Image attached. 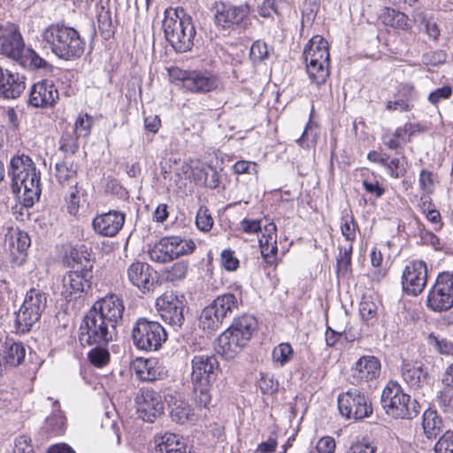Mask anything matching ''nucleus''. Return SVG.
<instances>
[{
    "instance_id": "5",
    "label": "nucleus",
    "mask_w": 453,
    "mask_h": 453,
    "mask_svg": "<svg viewBox=\"0 0 453 453\" xmlns=\"http://www.w3.org/2000/svg\"><path fill=\"white\" fill-rule=\"evenodd\" d=\"M42 38L59 58L73 60L84 53L86 43L79 32L71 27L50 25L44 30Z\"/></svg>"
},
{
    "instance_id": "18",
    "label": "nucleus",
    "mask_w": 453,
    "mask_h": 453,
    "mask_svg": "<svg viewBox=\"0 0 453 453\" xmlns=\"http://www.w3.org/2000/svg\"><path fill=\"white\" fill-rule=\"evenodd\" d=\"M127 273L130 283L143 294L153 291L157 285V273L147 263L140 261L132 263L128 266Z\"/></svg>"
},
{
    "instance_id": "44",
    "label": "nucleus",
    "mask_w": 453,
    "mask_h": 453,
    "mask_svg": "<svg viewBox=\"0 0 453 453\" xmlns=\"http://www.w3.org/2000/svg\"><path fill=\"white\" fill-rule=\"evenodd\" d=\"M26 62L32 69H42L45 72H51L53 66L45 59L41 58L34 50H28L26 55Z\"/></svg>"
},
{
    "instance_id": "32",
    "label": "nucleus",
    "mask_w": 453,
    "mask_h": 453,
    "mask_svg": "<svg viewBox=\"0 0 453 453\" xmlns=\"http://www.w3.org/2000/svg\"><path fill=\"white\" fill-rule=\"evenodd\" d=\"M242 303L241 293L238 296L226 293L215 298L211 305L219 313V316L225 319L228 314L238 310Z\"/></svg>"
},
{
    "instance_id": "40",
    "label": "nucleus",
    "mask_w": 453,
    "mask_h": 453,
    "mask_svg": "<svg viewBox=\"0 0 453 453\" xmlns=\"http://www.w3.org/2000/svg\"><path fill=\"white\" fill-rule=\"evenodd\" d=\"M294 351L289 343L282 342L274 347L272 357L273 361L280 366L285 365L293 358Z\"/></svg>"
},
{
    "instance_id": "35",
    "label": "nucleus",
    "mask_w": 453,
    "mask_h": 453,
    "mask_svg": "<svg viewBox=\"0 0 453 453\" xmlns=\"http://www.w3.org/2000/svg\"><path fill=\"white\" fill-rule=\"evenodd\" d=\"M56 170V178L61 184L67 185H76V174L77 169L73 162L63 161L61 163H58L55 166Z\"/></svg>"
},
{
    "instance_id": "41",
    "label": "nucleus",
    "mask_w": 453,
    "mask_h": 453,
    "mask_svg": "<svg viewBox=\"0 0 453 453\" xmlns=\"http://www.w3.org/2000/svg\"><path fill=\"white\" fill-rule=\"evenodd\" d=\"M188 264L186 261H180L173 264L170 268L165 271L166 281L176 282L183 280L188 273Z\"/></svg>"
},
{
    "instance_id": "43",
    "label": "nucleus",
    "mask_w": 453,
    "mask_h": 453,
    "mask_svg": "<svg viewBox=\"0 0 453 453\" xmlns=\"http://www.w3.org/2000/svg\"><path fill=\"white\" fill-rule=\"evenodd\" d=\"M105 346L96 345L88 354L90 363L96 367H103L109 363L110 353Z\"/></svg>"
},
{
    "instance_id": "55",
    "label": "nucleus",
    "mask_w": 453,
    "mask_h": 453,
    "mask_svg": "<svg viewBox=\"0 0 453 453\" xmlns=\"http://www.w3.org/2000/svg\"><path fill=\"white\" fill-rule=\"evenodd\" d=\"M336 448L335 441L331 436H324L320 438L314 449L311 450L312 453H334Z\"/></svg>"
},
{
    "instance_id": "49",
    "label": "nucleus",
    "mask_w": 453,
    "mask_h": 453,
    "mask_svg": "<svg viewBox=\"0 0 453 453\" xmlns=\"http://www.w3.org/2000/svg\"><path fill=\"white\" fill-rule=\"evenodd\" d=\"M92 122V119L88 114H80L75 121L73 133L77 136L88 135Z\"/></svg>"
},
{
    "instance_id": "15",
    "label": "nucleus",
    "mask_w": 453,
    "mask_h": 453,
    "mask_svg": "<svg viewBox=\"0 0 453 453\" xmlns=\"http://www.w3.org/2000/svg\"><path fill=\"white\" fill-rule=\"evenodd\" d=\"M135 404L139 418L146 422H154L164 412V402L160 393L150 387L139 390Z\"/></svg>"
},
{
    "instance_id": "11",
    "label": "nucleus",
    "mask_w": 453,
    "mask_h": 453,
    "mask_svg": "<svg viewBox=\"0 0 453 453\" xmlns=\"http://www.w3.org/2000/svg\"><path fill=\"white\" fill-rule=\"evenodd\" d=\"M196 249L195 242L177 235L161 238L150 250V258L157 263H168L179 257L191 254Z\"/></svg>"
},
{
    "instance_id": "36",
    "label": "nucleus",
    "mask_w": 453,
    "mask_h": 453,
    "mask_svg": "<svg viewBox=\"0 0 453 453\" xmlns=\"http://www.w3.org/2000/svg\"><path fill=\"white\" fill-rule=\"evenodd\" d=\"M224 318L210 304L205 307L200 316V326L209 332L217 330L222 324Z\"/></svg>"
},
{
    "instance_id": "13",
    "label": "nucleus",
    "mask_w": 453,
    "mask_h": 453,
    "mask_svg": "<svg viewBox=\"0 0 453 453\" xmlns=\"http://www.w3.org/2000/svg\"><path fill=\"white\" fill-rule=\"evenodd\" d=\"M338 409L347 419L362 420L372 413V405L367 395L357 388L338 395Z\"/></svg>"
},
{
    "instance_id": "16",
    "label": "nucleus",
    "mask_w": 453,
    "mask_h": 453,
    "mask_svg": "<svg viewBox=\"0 0 453 453\" xmlns=\"http://www.w3.org/2000/svg\"><path fill=\"white\" fill-rule=\"evenodd\" d=\"M427 281L426 264L421 260L410 262L404 268L402 276L403 291L416 296L422 293Z\"/></svg>"
},
{
    "instance_id": "31",
    "label": "nucleus",
    "mask_w": 453,
    "mask_h": 453,
    "mask_svg": "<svg viewBox=\"0 0 453 453\" xmlns=\"http://www.w3.org/2000/svg\"><path fill=\"white\" fill-rule=\"evenodd\" d=\"M257 325V322L255 317L244 314L235 318L228 328L234 332L241 341H243L247 344L253 332L256 330Z\"/></svg>"
},
{
    "instance_id": "10",
    "label": "nucleus",
    "mask_w": 453,
    "mask_h": 453,
    "mask_svg": "<svg viewBox=\"0 0 453 453\" xmlns=\"http://www.w3.org/2000/svg\"><path fill=\"white\" fill-rule=\"evenodd\" d=\"M131 337L138 349L156 351L166 341L167 334L159 322L139 318L133 325Z\"/></svg>"
},
{
    "instance_id": "54",
    "label": "nucleus",
    "mask_w": 453,
    "mask_h": 453,
    "mask_svg": "<svg viewBox=\"0 0 453 453\" xmlns=\"http://www.w3.org/2000/svg\"><path fill=\"white\" fill-rule=\"evenodd\" d=\"M222 266L229 272H234L239 267V259L234 256V252L228 249L224 250L220 255Z\"/></svg>"
},
{
    "instance_id": "9",
    "label": "nucleus",
    "mask_w": 453,
    "mask_h": 453,
    "mask_svg": "<svg viewBox=\"0 0 453 453\" xmlns=\"http://www.w3.org/2000/svg\"><path fill=\"white\" fill-rule=\"evenodd\" d=\"M47 306V294L40 288H31L16 313L15 326L21 334L29 332L37 324Z\"/></svg>"
},
{
    "instance_id": "60",
    "label": "nucleus",
    "mask_w": 453,
    "mask_h": 453,
    "mask_svg": "<svg viewBox=\"0 0 453 453\" xmlns=\"http://www.w3.org/2000/svg\"><path fill=\"white\" fill-rule=\"evenodd\" d=\"M419 186L420 188L426 194H431L434 191V179L433 173L426 170H421L419 173Z\"/></svg>"
},
{
    "instance_id": "42",
    "label": "nucleus",
    "mask_w": 453,
    "mask_h": 453,
    "mask_svg": "<svg viewBox=\"0 0 453 453\" xmlns=\"http://www.w3.org/2000/svg\"><path fill=\"white\" fill-rule=\"evenodd\" d=\"M270 56L267 44L260 40L255 41L250 50V58L253 64L257 65L266 60Z\"/></svg>"
},
{
    "instance_id": "14",
    "label": "nucleus",
    "mask_w": 453,
    "mask_h": 453,
    "mask_svg": "<svg viewBox=\"0 0 453 453\" xmlns=\"http://www.w3.org/2000/svg\"><path fill=\"white\" fill-rule=\"evenodd\" d=\"M427 307L434 311H448L453 307V273H441L427 296Z\"/></svg>"
},
{
    "instance_id": "45",
    "label": "nucleus",
    "mask_w": 453,
    "mask_h": 453,
    "mask_svg": "<svg viewBox=\"0 0 453 453\" xmlns=\"http://www.w3.org/2000/svg\"><path fill=\"white\" fill-rule=\"evenodd\" d=\"M428 343L435 348L441 355L453 357V343L445 338H439L434 334L428 335Z\"/></svg>"
},
{
    "instance_id": "28",
    "label": "nucleus",
    "mask_w": 453,
    "mask_h": 453,
    "mask_svg": "<svg viewBox=\"0 0 453 453\" xmlns=\"http://www.w3.org/2000/svg\"><path fill=\"white\" fill-rule=\"evenodd\" d=\"M26 349L21 342L13 340H6L2 345V360L4 370L7 367H16L25 359Z\"/></svg>"
},
{
    "instance_id": "38",
    "label": "nucleus",
    "mask_w": 453,
    "mask_h": 453,
    "mask_svg": "<svg viewBox=\"0 0 453 453\" xmlns=\"http://www.w3.org/2000/svg\"><path fill=\"white\" fill-rule=\"evenodd\" d=\"M383 23L395 28L407 30L409 18L402 12L388 8L382 15Z\"/></svg>"
},
{
    "instance_id": "34",
    "label": "nucleus",
    "mask_w": 453,
    "mask_h": 453,
    "mask_svg": "<svg viewBox=\"0 0 453 453\" xmlns=\"http://www.w3.org/2000/svg\"><path fill=\"white\" fill-rule=\"evenodd\" d=\"M170 416L173 421L178 424H185L192 420L194 413L189 404L183 400H175L170 404Z\"/></svg>"
},
{
    "instance_id": "7",
    "label": "nucleus",
    "mask_w": 453,
    "mask_h": 453,
    "mask_svg": "<svg viewBox=\"0 0 453 453\" xmlns=\"http://www.w3.org/2000/svg\"><path fill=\"white\" fill-rule=\"evenodd\" d=\"M381 406L395 418L412 419L420 411L419 403L411 400L396 381H389L381 394Z\"/></svg>"
},
{
    "instance_id": "58",
    "label": "nucleus",
    "mask_w": 453,
    "mask_h": 453,
    "mask_svg": "<svg viewBox=\"0 0 453 453\" xmlns=\"http://www.w3.org/2000/svg\"><path fill=\"white\" fill-rule=\"evenodd\" d=\"M438 398L439 405L444 411L453 410V387H443Z\"/></svg>"
},
{
    "instance_id": "37",
    "label": "nucleus",
    "mask_w": 453,
    "mask_h": 453,
    "mask_svg": "<svg viewBox=\"0 0 453 453\" xmlns=\"http://www.w3.org/2000/svg\"><path fill=\"white\" fill-rule=\"evenodd\" d=\"M277 226L274 223H269L265 226V233H263L259 239V243L262 249L263 256H267V253H276L277 251Z\"/></svg>"
},
{
    "instance_id": "63",
    "label": "nucleus",
    "mask_w": 453,
    "mask_h": 453,
    "mask_svg": "<svg viewBox=\"0 0 453 453\" xmlns=\"http://www.w3.org/2000/svg\"><path fill=\"white\" fill-rule=\"evenodd\" d=\"M257 8L260 16L268 18L277 12V0H263Z\"/></svg>"
},
{
    "instance_id": "6",
    "label": "nucleus",
    "mask_w": 453,
    "mask_h": 453,
    "mask_svg": "<svg viewBox=\"0 0 453 453\" xmlns=\"http://www.w3.org/2000/svg\"><path fill=\"white\" fill-rule=\"evenodd\" d=\"M303 57L311 81L317 86L324 84L330 74L327 41L320 35H314L305 45Z\"/></svg>"
},
{
    "instance_id": "47",
    "label": "nucleus",
    "mask_w": 453,
    "mask_h": 453,
    "mask_svg": "<svg viewBox=\"0 0 453 453\" xmlns=\"http://www.w3.org/2000/svg\"><path fill=\"white\" fill-rule=\"evenodd\" d=\"M434 453H453V431H446L437 441Z\"/></svg>"
},
{
    "instance_id": "20",
    "label": "nucleus",
    "mask_w": 453,
    "mask_h": 453,
    "mask_svg": "<svg viewBox=\"0 0 453 453\" xmlns=\"http://www.w3.org/2000/svg\"><path fill=\"white\" fill-rule=\"evenodd\" d=\"M23 49V40L15 25L0 26V54L16 59L21 56Z\"/></svg>"
},
{
    "instance_id": "27",
    "label": "nucleus",
    "mask_w": 453,
    "mask_h": 453,
    "mask_svg": "<svg viewBox=\"0 0 453 453\" xmlns=\"http://www.w3.org/2000/svg\"><path fill=\"white\" fill-rule=\"evenodd\" d=\"M428 376V371L424 368L421 362H403L402 377L411 388H421L426 382Z\"/></svg>"
},
{
    "instance_id": "48",
    "label": "nucleus",
    "mask_w": 453,
    "mask_h": 453,
    "mask_svg": "<svg viewBox=\"0 0 453 453\" xmlns=\"http://www.w3.org/2000/svg\"><path fill=\"white\" fill-rule=\"evenodd\" d=\"M77 135L65 132L60 140V150L65 154L73 155L78 150Z\"/></svg>"
},
{
    "instance_id": "3",
    "label": "nucleus",
    "mask_w": 453,
    "mask_h": 453,
    "mask_svg": "<svg viewBox=\"0 0 453 453\" xmlns=\"http://www.w3.org/2000/svg\"><path fill=\"white\" fill-rule=\"evenodd\" d=\"M163 29L166 41L177 52H187L193 47L196 29L183 8L165 10Z\"/></svg>"
},
{
    "instance_id": "53",
    "label": "nucleus",
    "mask_w": 453,
    "mask_h": 453,
    "mask_svg": "<svg viewBox=\"0 0 453 453\" xmlns=\"http://www.w3.org/2000/svg\"><path fill=\"white\" fill-rule=\"evenodd\" d=\"M356 227L357 225L352 216L346 215L342 218L341 231L347 241L351 242L355 240Z\"/></svg>"
},
{
    "instance_id": "39",
    "label": "nucleus",
    "mask_w": 453,
    "mask_h": 453,
    "mask_svg": "<svg viewBox=\"0 0 453 453\" xmlns=\"http://www.w3.org/2000/svg\"><path fill=\"white\" fill-rule=\"evenodd\" d=\"M339 255L337 257V274L338 276H346L350 271L351 266V254L353 246L349 243L346 246H342L339 249Z\"/></svg>"
},
{
    "instance_id": "12",
    "label": "nucleus",
    "mask_w": 453,
    "mask_h": 453,
    "mask_svg": "<svg viewBox=\"0 0 453 453\" xmlns=\"http://www.w3.org/2000/svg\"><path fill=\"white\" fill-rule=\"evenodd\" d=\"M155 307L163 321L174 331L182 327L188 310L184 296L166 291L156 299Z\"/></svg>"
},
{
    "instance_id": "52",
    "label": "nucleus",
    "mask_w": 453,
    "mask_h": 453,
    "mask_svg": "<svg viewBox=\"0 0 453 453\" xmlns=\"http://www.w3.org/2000/svg\"><path fill=\"white\" fill-rule=\"evenodd\" d=\"M46 423L54 434H61L65 431V418L60 411L48 418Z\"/></svg>"
},
{
    "instance_id": "23",
    "label": "nucleus",
    "mask_w": 453,
    "mask_h": 453,
    "mask_svg": "<svg viewBox=\"0 0 453 453\" xmlns=\"http://www.w3.org/2000/svg\"><path fill=\"white\" fill-rule=\"evenodd\" d=\"M380 373V362L373 356H363L352 368V379L355 383H363L373 380Z\"/></svg>"
},
{
    "instance_id": "56",
    "label": "nucleus",
    "mask_w": 453,
    "mask_h": 453,
    "mask_svg": "<svg viewBox=\"0 0 453 453\" xmlns=\"http://www.w3.org/2000/svg\"><path fill=\"white\" fill-rule=\"evenodd\" d=\"M234 172L236 174H251L257 173V165L251 161L241 160L234 165Z\"/></svg>"
},
{
    "instance_id": "22",
    "label": "nucleus",
    "mask_w": 453,
    "mask_h": 453,
    "mask_svg": "<svg viewBox=\"0 0 453 453\" xmlns=\"http://www.w3.org/2000/svg\"><path fill=\"white\" fill-rule=\"evenodd\" d=\"M58 99V91L51 81L43 80L31 88L29 104L34 107H53Z\"/></svg>"
},
{
    "instance_id": "64",
    "label": "nucleus",
    "mask_w": 453,
    "mask_h": 453,
    "mask_svg": "<svg viewBox=\"0 0 453 453\" xmlns=\"http://www.w3.org/2000/svg\"><path fill=\"white\" fill-rule=\"evenodd\" d=\"M363 187L367 193L372 195L375 198L381 197L385 193V188L380 186L378 180L369 181L368 180H364Z\"/></svg>"
},
{
    "instance_id": "46",
    "label": "nucleus",
    "mask_w": 453,
    "mask_h": 453,
    "mask_svg": "<svg viewBox=\"0 0 453 453\" xmlns=\"http://www.w3.org/2000/svg\"><path fill=\"white\" fill-rule=\"evenodd\" d=\"M30 245L31 240L26 232L18 231L11 237L12 249L16 250L19 253L27 251Z\"/></svg>"
},
{
    "instance_id": "4",
    "label": "nucleus",
    "mask_w": 453,
    "mask_h": 453,
    "mask_svg": "<svg viewBox=\"0 0 453 453\" xmlns=\"http://www.w3.org/2000/svg\"><path fill=\"white\" fill-rule=\"evenodd\" d=\"M88 256L86 250L79 252L74 249L71 251L73 270L63 276L60 289V295L66 301L80 296L91 288L94 263Z\"/></svg>"
},
{
    "instance_id": "51",
    "label": "nucleus",
    "mask_w": 453,
    "mask_h": 453,
    "mask_svg": "<svg viewBox=\"0 0 453 453\" xmlns=\"http://www.w3.org/2000/svg\"><path fill=\"white\" fill-rule=\"evenodd\" d=\"M384 167L389 176L394 179H399L406 173V168L398 157H393L390 161L388 159Z\"/></svg>"
},
{
    "instance_id": "1",
    "label": "nucleus",
    "mask_w": 453,
    "mask_h": 453,
    "mask_svg": "<svg viewBox=\"0 0 453 453\" xmlns=\"http://www.w3.org/2000/svg\"><path fill=\"white\" fill-rule=\"evenodd\" d=\"M12 188L26 207H32L41 196L40 172L30 157L21 154L12 157L8 167Z\"/></svg>"
},
{
    "instance_id": "61",
    "label": "nucleus",
    "mask_w": 453,
    "mask_h": 453,
    "mask_svg": "<svg viewBox=\"0 0 453 453\" xmlns=\"http://www.w3.org/2000/svg\"><path fill=\"white\" fill-rule=\"evenodd\" d=\"M452 95V88L449 86H443L436 88L429 94L428 100L432 104H437L441 100L447 99Z\"/></svg>"
},
{
    "instance_id": "25",
    "label": "nucleus",
    "mask_w": 453,
    "mask_h": 453,
    "mask_svg": "<svg viewBox=\"0 0 453 453\" xmlns=\"http://www.w3.org/2000/svg\"><path fill=\"white\" fill-rule=\"evenodd\" d=\"M245 15L246 12L243 8L220 3L216 5L214 19L218 26L229 29L239 25Z\"/></svg>"
},
{
    "instance_id": "59",
    "label": "nucleus",
    "mask_w": 453,
    "mask_h": 453,
    "mask_svg": "<svg viewBox=\"0 0 453 453\" xmlns=\"http://www.w3.org/2000/svg\"><path fill=\"white\" fill-rule=\"evenodd\" d=\"M257 384L263 394L272 395L278 390V383L273 377L265 374L261 375Z\"/></svg>"
},
{
    "instance_id": "29",
    "label": "nucleus",
    "mask_w": 453,
    "mask_h": 453,
    "mask_svg": "<svg viewBox=\"0 0 453 453\" xmlns=\"http://www.w3.org/2000/svg\"><path fill=\"white\" fill-rule=\"evenodd\" d=\"M156 443L151 453H186V441L176 434L166 433Z\"/></svg>"
},
{
    "instance_id": "62",
    "label": "nucleus",
    "mask_w": 453,
    "mask_h": 453,
    "mask_svg": "<svg viewBox=\"0 0 453 453\" xmlns=\"http://www.w3.org/2000/svg\"><path fill=\"white\" fill-rule=\"evenodd\" d=\"M377 312V306L372 301H362L359 304V313L364 320L372 319Z\"/></svg>"
},
{
    "instance_id": "26",
    "label": "nucleus",
    "mask_w": 453,
    "mask_h": 453,
    "mask_svg": "<svg viewBox=\"0 0 453 453\" xmlns=\"http://www.w3.org/2000/svg\"><path fill=\"white\" fill-rule=\"evenodd\" d=\"M247 344L229 328L224 331L218 338L216 351L226 359H233Z\"/></svg>"
},
{
    "instance_id": "17",
    "label": "nucleus",
    "mask_w": 453,
    "mask_h": 453,
    "mask_svg": "<svg viewBox=\"0 0 453 453\" xmlns=\"http://www.w3.org/2000/svg\"><path fill=\"white\" fill-rule=\"evenodd\" d=\"M89 311L119 326L123 320L125 305L123 300L119 296L109 294L98 299Z\"/></svg>"
},
{
    "instance_id": "57",
    "label": "nucleus",
    "mask_w": 453,
    "mask_h": 453,
    "mask_svg": "<svg viewBox=\"0 0 453 453\" xmlns=\"http://www.w3.org/2000/svg\"><path fill=\"white\" fill-rule=\"evenodd\" d=\"M377 447L371 444L366 440L352 442L347 453H375Z\"/></svg>"
},
{
    "instance_id": "30",
    "label": "nucleus",
    "mask_w": 453,
    "mask_h": 453,
    "mask_svg": "<svg viewBox=\"0 0 453 453\" xmlns=\"http://www.w3.org/2000/svg\"><path fill=\"white\" fill-rule=\"evenodd\" d=\"M25 88L24 76L9 70V72L6 73L4 87L0 91V96L4 99H15L21 95Z\"/></svg>"
},
{
    "instance_id": "24",
    "label": "nucleus",
    "mask_w": 453,
    "mask_h": 453,
    "mask_svg": "<svg viewBox=\"0 0 453 453\" xmlns=\"http://www.w3.org/2000/svg\"><path fill=\"white\" fill-rule=\"evenodd\" d=\"M133 369L142 381L162 380L167 375L165 367L156 358H137L134 362Z\"/></svg>"
},
{
    "instance_id": "19",
    "label": "nucleus",
    "mask_w": 453,
    "mask_h": 453,
    "mask_svg": "<svg viewBox=\"0 0 453 453\" xmlns=\"http://www.w3.org/2000/svg\"><path fill=\"white\" fill-rule=\"evenodd\" d=\"M179 79L185 88L196 93L212 91L219 85L218 77L207 71H180Z\"/></svg>"
},
{
    "instance_id": "33",
    "label": "nucleus",
    "mask_w": 453,
    "mask_h": 453,
    "mask_svg": "<svg viewBox=\"0 0 453 453\" xmlns=\"http://www.w3.org/2000/svg\"><path fill=\"white\" fill-rule=\"evenodd\" d=\"M422 426L427 439H435L442 432L443 422L436 411L427 409L423 413Z\"/></svg>"
},
{
    "instance_id": "8",
    "label": "nucleus",
    "mask_w": 453,
    "mask_h": 453,
    "mask_svg": "<svg viewBox=\"0 0 453 453\" xmlns=\"http://www.w3.org/2000/svg\"><path fill=\"white\" fill-rule=\"evenodd\" d=\"M117 326L88 311L80 326L79 341L81 345H108L117 338Z\"/></svg>"
},
{
    "instance_id": "50",
    "label": "nucleus",
    "mask_w": 453,
    "mask_h": 453,
    "mask_svg": "<svg viewBox=\"0 0 453 453\" xmlns=\"http://www.w3.org/2000/svg\"><path fill=\"white\" fill-rule=\"evenodd\" d=\"M196 224L197 227L203 231L208 232L213 226V219L206 208H199L196 212Z\"/></svg>"
},
{
    "instance_id": "2",
    "label": "nucleus",
    "mask_w": 453,
    "mask_h": 453,
    "mask_svg": "<svg viewBox=\"0 0 453 453\" xmlns=\"http://www.w3.org/2000/svg\"><path fill=\"white\" fill-rule=\"evenodd\" d=\"M219 364L214 355L198 354L191 359V383L194 400L200 408H209L211 388L218 377Z\"/></svg>"
},
{
    "instance_id": "21",
    "label": "nucleus",
    "mask_w": 453,
    "mask_h": 453,
    "mask_svg": "<svg viewBox=\"0 0 453 453\" xmlns=\"http://www.w3.org/2000/svg\"><path fill=\"white\" fill-rule=\"evenodd\" d=\"M126 216L119 211L97 215L92 222L95 232L103 236H115L123 227Z\"/></svg>"
}]
</instances>
